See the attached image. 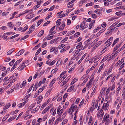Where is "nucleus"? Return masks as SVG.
I'll return each instance as SVG.
<instances>
[{
  "label": "nucleus",
  "instance_id": "obj_1",
  "mask_svg": "<svg viewBox=\"0 0 125 125\" xmlns=\"http://www.w3.org/2000/svg\"><path fill=\"white\" fill-rule=\"evenodd\" d=\"M26 62H23L22 64H21L17 68L18 70H19V71H21L26 66V65H25Z\"/></svg>",
  "mask_w": 125,
  "mask_h": 125
},
{
  "label": "nucleus",
  "instance_id": "obj_2",
  "mask_svg": "<svg viewBox=\"0 0 125 125\" xmlns=\"http://www.w3.org/2000/svg\"><path fill=\"white\" fill-rule=\"evenodd\" d=\"M36 103H33L31 104L30 106H29L28 110H27L26 113H28L30 111H31L33 108V107L35 105Z\"/></svg>",
  "mask_w": 125,
  "mask_h": 125
},
{
  "label": "nucleus",
  "instance_id": "obj_3",
  "mask_svg": "<svg viewBox=\"0 0 125 125\" xmlns=\"http://www.w3.org/2000/svg\"><path fill=\"white\" fill-rule=\"evenodd\" d=\"M24 52V50L23 49L21 50L15 55L16 56H19L22 54Z\"/></svg>",
  "mask_w": 125,
  "mask_h": 125
},
{
  "label": "nucleus",
  "instance_id": "obj_4",
  "mask_svg": "<svg viewBox=\"0 0 125 125\" xmlns=\"http://www.w3.org/2000/svg\"><path fill=\"white\" fill-rule=\"evenodd\" d=\"M70 48V46L65 47H64L60 51L61 52H64L66 50H67Z\"/></svg>",
  "mask_w": 125,
  "mask_h": 125
},
{
  "label": "nucleus",
  "instance_id": "obj_5",
  "mask_svg": "<svg viewBox=\"0 0 125 125\" xmlns=\"http://www.w3.org/2000/svg\"><path fill=\"white\" fill-rule=\"evenodd\" d=\"M43 98V97H42V96L40 95L39 96L38 98H37V100L39 102H37V103L39 104L41 102L42 99Z\"/></svg>",
  "mask_w": 125,
  "mask_h": 125
},
{
  "label": "nucleus",
  "instance_id": "obj_6",
  "mask_svg": "<svg viewBox=\"0 0 125 125\" xmlns=\"http://www.w3.org/2000/svg\"><path fill=\"white\" fill-rule=\"evenodd\" d=\"M61 25L59 27V29L60 30H62L64 29L65 26V23L64 22H62Z\"/></svg>",
  "mask_w": 125,
  "mask_h": 125
},
{
  "label": "nucleus",
  "instance_id": "obj_7",
  "mask_svg": "<svg viewBox=\"0 0 125 125\" xmlns=\"http://www.w3.org/2000/svg\"><path fill=\"white\" fill-rule=\"evenodd\" d=\"M94 12L97 13L98 15L100 16L101 12L100 9H97L94 11Z\"/></svg>",
  "mask_w": 125,
  "mask_h": 125
},
{
  "label": "nucleus",
  "instance_id": "obj_8",
  "mask_svg": "<svg viewBox=\"0 0 125 125\" xmlns=\"http://www.w3.org/2000/svg\"><path fill=\"white\" fill-rule=\"evenodd\" d=\"M44 30H42L40 31L38 34V37L41 36L44 34Z\"/></svg>",
  "mask_w": 125,
  "mask_h": 125
},
{
  "label": "nucleus",
  "instance_id": "obj_9",
  "mask_svg": "<svg viewBox=\"0 0 125 125\" xmlns=\"http://www.w3.org/2000/svg\"><path fill=\"white\" fill-rule=\"evenodd\" d=\"M15 48H13L10 50L9 51L7 52V54L8 55H10V54L12 53L14 51V50Z\"/></svg>",
  "mask_w": 125,
  "mask_h": 125
},
{
  "label": "nucleus",
  "instance_id": "obj_10",
  "mask_svg": "<svg viewBox=\"0 0 125 125\" xmlns=\"http://www.w3.org/2000/svg\"><path fill=\"white\" fill-rule=\"evenodd\" d=\"M34 16V14H32L30 15H27L26 16V19H30L31 18H33Z\"/></svg>",
  "mask_w": 125,
  "mask_h": 125
},
{
  "label": "nucleus",
  "instance_id": "obj_11",
  "mask_svg": "<svg viewBox=\"0 0 125 125\" xmlns=\"http://www.w3.org/2000/svg\"><path fill=\"white\" fill-rule=\"evenodd\" d=\"M8 26L9 28L12 29L13 27V25L12 24L11 22H9L8 23Z\"/></svg>",
  "mask_w": 125,
  "mask_h": 125
},
{
  "label": "nucleus",
  "instance_id": "obj_12",
  "mask_svg": "<svg viewBox=\"0 0 125 125\" xmlns=\"http://www.w3.org/2000/svg\"><path fill=\"white\" fill-rule=\"evenodd\" d=\"M56 81V79L55 78L51 82L50 84L49 87H51L54 83H55Z\"/></svg>",
  "mask_w": 125,
  "mask_h": 125
},
{
  "label": "nucleus",
  "instance_id": "obj_13",
  "mask_svg": "<svg viewBox=\"0 0 125 125\" xmlns=\"http://www.w3.org/2000/svg\"><path fill=\"white\" fill-rule=\"evenodd\" d=\"M6 35V34H4V33L2 37L3 39H4L5 40H7L9 39V37L7 36H5Z\"/></svg>",
  "mask_w": 125,
  "mask_h": 125
},
{
  "label": "nucleus",
  "instance_id": "obj_14",
  "mask_svg": "<svg viewBox=\"0 0 125 125\" xmlns=\"http://www.w3.org/2000/svg\"><path fill=\"white\" fill-rule=\"evenodd\" d=\"M119 22L118 21L114 23L112 25L110 26L109 27V28L110 29L112 28V27H115L116 25L118 23H119Z\"/></svg>",
  "mask_w": 125,
  "mask_h": 125
},
{
  "label": "nucleus",
  "instance_id": "obj_15",
  "mask_svg": "<svg viewBox=\"0 0 125 125\" xmlns=\"http://www.w3.org/2000/svg\"><path fill=\"white\" fill-rule=\"evenodd\" d=\"M75 65L74 64L73 66L71 68H70L69 71V73H71L72 72V71H73L75 67Z\"/></svg>",
  "mask_w": 125,
  "mask_h": 125
},
{
  "label": "nucleus",
  "instance_id": "obj_16",
  "mask_svg": "<svg viewBox=\"0 0 125 125\" xmlns=\"http://www.w3.org/2000/svg\"><path fill=\"white\" fill-rule=\"evenodd\" d=\"M61 20V19H59L57 21L56 23V26L57 27H58L60 25L61 23V22H60Z\"/></svg>",
  "mask_w": 125,
  "mask_h": 125
},
{
  "label": "nucleus",
  "instance_id": "obj_17",
  "mask_svg": "<svg viewBox=\"0 0 125 125\" xmlns=\"http://www.w3.org/2000/svg\"><path fill=\"white\" fill-rule=\"evenodd\" d=\"M10 106V103H8L4 107L3 109L4 110H5L8 108Z\"/></svg>",
  "mask_w": 125,
  "mask_h": 125
},
{
  "label": "nucleus",
  "instance_id": "obj_18",
  "mask_svg": "<svg viewBox=\"0 0 125 125\" xmlns=\"http://www.w3.org/2000/svg\"><path fill=\"white\" fill-rule=\"evenodd\" d=\"M119 38H117L114 40L112 45V47H113L114 46V45L116 44L118 40H119Z\"/></svg>",
  "mask_w": 125,
  "mask_h": 125
},
{
  "label": "nucleus",
  "instance_id": "obj_19",
  "mask_svg": "<svg viewBox=\"0 0 125 125\" xmlns=\"http://www.w3.org/2000/svg\"><path fill=\"white\" fill-rule=\"evenodd\" d=\"M58 68H56L53 69L51 72V73L52 74H53L55 73L58 70Z\"/></svg>",
  "mask_w": 125,
  "mask_h": 125
},
{
  "label": "nucleus",
  "instance_id": "obj_20",
  "mask_svg": "<svg viewBox=\"0 0 125 125\" xmlns=\"http://www.w3.org/2000/svg\"><path fill=\"white\" fill-rule=\"evenodd\" d=\"M55 119V117H52L51 119H50L49 121V123L51 124L54 121Z\"/></svg>",
  "mask_w": 125,
  "mask_h": 125
},
{
  "label": "nucleus",
  "instance_id": "obj_21",
  "mask_svg": "<svg viewBox=\"0 0 125 125\" xmlns=\"http://www.w3.org/2000/svg\"><path fill=\"white\" fill-rule=\"evenodd\" d=\"M74 86L72 85L68 89L67 92H69L71 91L74 88Z\"/></svg>",
  "mask_w": 125,
  "mask_h": 125
},
{
  "label": "nucleus",
  "instance_id": "obj_22",
  "mask_svg": "<svg viewBox=\"0 0 125 125\" xmlns=\"http://www.w3.org/2000/svg\"><path fill=\"white\" fill-rule=\"evenodd\" d=\"M75 32V31H71L67 33V36H69L71 35H72Z\"/></svg>",
  "mask_w": 125,
  "mask_h": 125
},
{
  "label": "nucleus",
  "instance_id": "obj_23",
  "mask_svg": "<svg viewBox=\"0 0 125 125\" xmlns=\"http://www.w3.org/2000/svg\"><path fill=\"white\" fill-rule=\"evenodd\" d=\"M99 58L100 57L98 55H96L94 57V61L97 62L98 61L97 60L99 59Z\"/></svg>",
  "mask_w": 125,
  "mask_h": 125
},
{
  "label": "nucleus",
  "instance_id": "obj_24",
  "mask_svg": "<svg viewBox=\"0 0 125 125\" xmlns=\"http://www.w3.org/2000/svg\"><path fill=\"white\" fill-rule=\"evenodd\" d=\"M110 54H108L104 57L103 58V60H104L105 61L110 56Z\"/></svg>",
  "mask_w": 125,
  "mask_h": 125
},
{
  "label": "nucleus",
  "instance_id": "obj_25",
  "mask_svg": "<svg viewBox=\"0 0 125 125\" xmlns=\"http://www.w3.org/2000/svg\"><path fill=\"white\" fill-rule=\"evenodd\" d=\"M86 55V54H84V55L83 56V57L80 60H79L78 61V64H80L81 62L82 61L83 59L85 57V56Z\"/></svg>",
  "mask_w": 125,
  "mask_h": 125
},
{
  "label": "nucleus",
  "instance_id": "obj_26",
  "mask_svg": "<svg viewBox=\"0 0 125 125\" xmlns=\"http://www.w3.org/2000/svg\"><path fill=\"white\" fill-rule=\"evenodd\" d=\"M68 81V80H67V79H65V80L63 81L61 84V86H63Z\"/></svg>",
  "mask_w": 125,
  "mask_h": 125
},
{
  "label": "nucleus",
  "instance_id": "obj_27",
  "mask_svg": "<svg viewBox=\"0 0 125 125\" xmlns=\"http://www.w3.org/2000/svg\"><path fill=\"white\" fill-rule=\"evenodd\" d=\"M113 38V37H110L106 42H105V44H106L107 43H108L109 42L111 41V40H112Z\"/></svg>",
  "mask_w": 125,
  "mask_h": 125
},
{
  "label": "nucleus",
  "instance_id": "obj_28",
  "mask_svg": "<svg viewBox=\"0 0 125 125\" xmlns=\"http://www.w3.org/2000/svg\"><path fill=\"white\" fill-rule=\"evenodd\" d=\"M43 20L42 19L40 20L39 21L37 22V26H39L41 23L42 22Z\"/></svg>",
  "mask_w": 125,
  "mask_h": 125
},
{
  "label": "nucleus",
  "instance_id": "obj_29",
  "mask_svg": "<svg viewBox=\"0 0 125 125\" xmlns=\"http://www.w3.org/2000/svg\"><path fill=\"white\" fill-rule=\"evenodd\" d=\"M28 25L26 26L21 31V32H24L27 30L28 28Z\"/></svg>",
  "mask_w": 125,
  "mask_h": 125
},
{
  "label": "nucleus",
  "instance_id": "obj_30",
  "mask_svg": "<svg viewBox=\"0 0 125 125\" xmlns=\"http://www.w3.org/2000/svg\"><path fill=\"white\" fill-rule=\"evenodd\" d=\"M101 27L100 26H98L97 28H96L94 30V32L95 33L98 31H99L100 29L101 28Z\"/></svg>",
  "mask_w": 125,
  "mask_h": 125
},
{
  "label": "nucleus",
  "instance_id": "obj_31",
  "mask_svg": "<svg viewBox=\"0 0 125 125\" xmlns=\"http://www.w3.org/2000/svg\"><path fill=\"white\" fill-rule=\"evenodd\" d=\"M9 115V114L7 115H5L3 118L2 120V122L4 121L7 119V118L8 117V116Z\"/></svg>",
  "mask_w": 125,
  "mask_h": 125
},
{
  "label": "nucleus",
  "instance_id": "obj_32",
  "mask_svg": "<svg viewBox=\"0 0 125 125\" xmlns=\"http://www.w3.org/2000/svg\"><path fill=\"white\" fill-rule=\"evenodd\" d=\"M80 33L79 32H77L74 35V36L75 37L79 36L80 35Z\"/></svg>",
  "mask_w": 125,
  "mask_h": 125
},
{
  "label": "nucleus",
  "instance_id": "obj_33",
  "mask_svg": "<svg viewBox=\"0 0 125 125\" xmlns=\"http://www.w3.org/2000/svg\"><path fill=\"white\" fill-rule=\"evenodd\" d=\"M41 45V43H39L37 45L35 46L33 49L32 50H35L36 49H37V48L38 47H40V45Z\"/></svg>",
  "mask_w": 125,
  "mask_h": 125
},
{
  "label": "nucleus",
  "instance_id": "obj_34",
  "mask_svg": "<svg viewBox=\"0 0 125 125\" xmlns=\"http://www.w3.org/2000/svg\"><path fill=\"white\" fill-rule=\"evenodd\" d=\"M109 114L107 115H105L104 118V120L105 121L108 119L109 118Z\"/></svg>",
  "mask_w": 125,
  "mask_h": 125
},
{
  "label": "nucleus",
  "instance_id": "obj_35",
  "mask_svg": "<svg viewBox=\"0 0 125 125\" xmlns=\"http://www.w3.org/2000/svg\"><path fill=\"white\" fill-rule=\"evenodd\" d=\"M82 42H80L78 44V45L76 46V49H78V48H79L80 47L81 45L82 44Z\"/></svg>",
  "mask_w": 125,
  "mask_h": 125
},
{
  "label": "nucleus",
  "instance_id": "obj_36",
  "mask_svg": "<svg viewBox=\"0 0 125 125\" xmlns=\"http://www.w3.org/2000/svg\"><path fill=\"white\" fill-rule=\"evenodd\" d=\"M69 103L68 102H66L65 103V104L63 105V108H64L65 109V108L68 106Z\"/></svg>",
  "mask_w": 125,
  "mask_h": 125
},
{
  "label": "nucleus",
  "instance_id": "obj_37",
  "mask_svg": "<svg viewBox=\"0 0 125 125\" xmlns=\"http://www.w3.org/2000/svg\"><path fill=\"white\" fill-rule=\"evenodd\" d=\"M111 90L110 87L108 88L107 90L106 93V95H107L110 92Z\"/></svg>",
  "mask_w": 125,
  "mask_h": 125
},
{
  "label": "nucleus",
  "instance_id": "obj_38",
  "mask_svg": "<svg viewBox=\"0 0 125 125\" xmlns=\"http://www.w3.org/2000/svg\"><path fill=\"white\" fill-rule=\"evenodd\" d=\"M68 39V37H66L64 38L61 42L62 43L66 41Z\"/></svg>",
  "mask_w": 125,
  "mask_h": 125
},
{
  "label": "nucleus",
  "instance_id": "obj_39",
  "mask_svg": "<svg viewBox=\"0 0 125 125\" xmlns=\"http://www.w3.org/2000/svg\"><path fill=\"white\" fill-rule=\"evenodd\" d=\"M41 48H40L38 50H37V52H36L35 54V55H37L39 54L40 52L41 51Z\"/></svg>",
  "mask_w": 125,
  "mask_h": 125
},
{
  "label": "nucleus",
  "instance_id": "obj_40",
  "mask_svg": "<svg viewBox=\"0 0 125 125\" xmlns=\"http://www.w3.org/2000/svg\"><path fill=\"white\" fill-rule=\"evenodd\" d=\"M94 4V3L92 2H91L89 3H88L86 5V6L87 7L88 6H92Z\"/></svg>",
  "mask_w": 125,
  "mask_h": 125
},
{
  "label": "nucleus",
  "instance_id": "obj_41",
  "mask_svg": "<svg viewBox=\"0 0 125 125\" xmlns=\"http://www.w3.org/2000/svg\"><path fill=\"white\" fill-rule=\"evenodd\" d=\"M29 36V35H26L25 36H24V37L22 38L20 40L22 41V40H23L24 39H25L26 38H27V37H28Z\"/></svg>",
  "mask_w": 125,
  "mask_h": 125
},
{
  "label": "nucleus",
  "instance_id": "obj_42",
  "mask_svg": "<svg viewBox=\"0 0 125 125\" xmlns=\"http://www.w3.org/2000/svg\"><path fill=\"white\" fill-rule=\"evenodd\" d=\"M15 60L13 59L9 63V65L11 66H12L13 65L14 63L15 62Z\"/></svg>",
  "mask_w": 125,
  "mask_h": 125
},
{
  "label": "nucleus",
  "instance_id": "obj_43",
  "mask_svg": "<svg viewBox=\"0 0 125 125\" xmlns=\"http://www.w3.org/2000/svg\"><path fill=\"white\" fill-rule=\"evenodd\" d=\"M52 90L51 89H49L48 90L47 92L45 95H47V96H48L50 94V93L51 92Z\"/></svg>",
  "mask_w": 125,
  "mask_h": 125
},
{
  "label": "nucleus",
  "instance_id": "obj_44",
  "mask_svg": "<svg viewBox=\"0 0 125 125\" xmlns=\"http://www.w3.org/2000/svg\"><path fill=\"white\" fill-rule=\"evenodd\" d=\"M49 110V108H46L42 112V113L44 114L48 110Z\"/></svg>",
  "mask_w": 125,
  "mask_h": 125
},
{
  "label": "nucleus",
  "instance_id": "obj_45",
  "mask_svg": "<svg viewBox=\"0 0 125 125\" xmlns=\"http://www.w3.org/2000/svg\"><path fill=\"white\" fill-rule=\"evenodd\" d=\"M9 12H4L2 13V15L3 16H5L7 15Z\"/></svg>",
  "mask_w": 125,
  "mask_h": 125
},
{
  "label": "nucleus",
  "instance_id": "obj_46",
  "mask_svg": "<svg viewBox=\"0 0 125 125\" xmlns=\"http://www.w3.org/2000/svg\"><path fill=\"white\" fill-rule=\"evenodd\" d=\"M98 102H96L95 103V106L94 108H93V109H94L96 108L98 106Z\"/></svg>",
  "mask_w": 125,
  "mask_h": 125
},
{
  "label": "nucleus",
  "instance_id": "obj_47",
  "mask_svg": "<svg viewBox=\"0 0 125 125\" xmlns=\"http://www.w3.org/2000/svg\"><path fill=\"white\" fill-rule=\"evenodd\" d=\"M19 35V34H16V35H15L12 36L10 37V39H13L15 37H17Z\"/></svg>",
  "mask_w": 125,
  "mask_h": 125
},
{
  "label": "nucleus",
  "instance_id": "obj_48",
  "mask_svg": "<svg viewBox=\"0 0 125 125\" xmlns=\"http://www.w3.org/2000/svg\"><path fill=\"white\" fill-rule=\"evenodd\" d=\"M51 1V0H49L48 1L45 2L43 4L44 6H46L49 4Z\"/></svg>",
  "mask_w": 125,
  "mask_h": 125
},
{
  "label": "nucleus",
  "instance_id": "obj_49",
  "mask_svg": "<svg viewBox=\"0 0 125 125\" xmlns=\"http://www.w3.org/2000/svg\"><path fill=\"white\" fill-rule=\"evenodd\" d=\"M88 78V77H86L85 80H84L83 82V83L82 84V85H84L85 83H86L87 82V81Z\"/></svg>",
  "mask_w": 125,
  "mask_h": 125
},
{
  "label": "nucleus",
  "instance_id": "obj_50",
  "mask_svg": "<svg viewBox=\"0 0 125 125\" xmlns=\"http://www.w3.org/2000/svg\"><path fill=\"white\" fill-rule=\"evenodd\" d=\"M106 24L105 22H103V23L101 24V26L103 28H105L106 27Z\"/></svg>",
  "mask_w": 125,
  "mask_h": 125
},
{
  "label": "nucleus",
  "instance_id": "obj_51",
  "mask_svg": "<svg viewBox=\"0 0 125 125\" xmlns=\"http://www.w3.org/2000/svg\"><path fill=\"white\" fill-rule=\"evenodd\" d=\"M50 21H48L45 23L43 25V26H47L50 22Z\"/></svg>",
  "mask_w": 125,
  "mask_h": 125
},
{
  "label": "nucleus",
  "instance_id": "obj_52",
  "mask_svg": "<svg viewBox=\"0 0 125 125\" xmlns=\"http://www.w3.org/2000/svg\"><path fill=\"white\" fill-rule=\"evenodd\" d=\"M63 110L62 109H61L60 110V112H61L60 113H59L58 114V116L59 117L62 114V113L63 112Z\"/></svg>",
  "mask_w": 125,
  "mask_h": 125
},
{
  "label": "nucleus",
  "instance_id": "obj_53",
  "mask_svg": "<svg viewBox=\"0 0 125 125\" xmlns=\"http://www.w3.org/2000/svg\"><path fill=\"white\" fill-rule=\"evenodd\" d=\"M65 45H64V44H63L60 45H59L58 46V48L59 49H61Z\"/></svg>",
  "mask_w": 125,
  "mask_h": 125
},
{
  "label": "nucleus",
  "instance_id": "obj_54",
  "mask_svg": "<svg viewBox=\"0 0 125 125\" xmlns=\"http://www.w3.org/2000/svg\"><path fill=\"white\" fill-rule=\"evenodd\" d=\"M47 45V43L46 42H45L44 43H43L42 46V48H44Z\"/></svg>",
  "mask_w": 125,
  "mask_h": 125
},
{
  "label": "nucleus",
  "instance_id": "obj_55",
  "mask_svg": "<svg viewBox=\"0 0 125 125\" xmlns=\"http://www.w3.org/2000/svg\"><path fill=\"white\" fill-rule=\"evenodd\" d=\"M52 14V12H51L49 14L48 16L45 19L47 20L49 19L51 16Z\"/></svg>",
  "mask_w": 125,
  "mask_h": 125
},
{
  "label": "nucleus",
  "instance_id": "obj_56",
  "mask_svg": "<svg viewBox=\"0 0 125 125\" xmlns=\"http://www.w3.org/2000/svg\"><path fill=\"white\" fill-rule=\"evenodd\" d=\"M7 71H5L4 72H3L2 74V76L4 77L7 74Z\"/></svg>",
  "mask_w": 125,
  "mask_h": 125
},
{
  "label": "nucleus",
  "instance_id": "obj_57",
  "mask_svg": "<svg viewBox=\"0 0 125 125\" xmlns=\"http://www.w3.org/2000/svg\"><path fill=\"white\" fill-rule=\"evenodd\" d=\"M31 94H29L27 95L26 96H25L24 97V99H25H25H28V98H29L30 97V96H31Z\"/></svg>",
  "mask_w": 125,
  "mask_h": 125
},
{
  "label": "nucleus",
  "instance_id": "obj_58",
  "mask_svg": "<svg viewBox=\"0 0 125 125\" xmlns=\"http://www.w3.org/2000/svg\"><path fill=\"white\" fill-rule=\"evenodd\" d=\"M68 94L67 93H65L63 95V100L65 99V98L67 97V96Z\"/></svg>",
  "mask_w": 125,
  "mask_h": 125
},
{
  "label": "nucleus",
  "instance_id": "obj_59",
  "mask_svg": "<svg viewBox=\"0 0 125 125\" xmlns=\"http://www.w3.org/2000/svg\"><path fill=\"white\" fill-rule=\"evenodd\" d=\"M14 88H13V89H11L10 90V91H7V93H8V94H9L10 92L11 93L12 92L14 91Z\"/></svg>",
  "mask_w": 125,
  "mask_h": 125
},
{
  "label": "nucleus",
  "instance_id": "obj_60",
  "mask_svg": "<svg viewBox=\"0 0 125 125\" xmlns=\"http://www.w3.org/2000/svg\"><path fill=\"white\" fill-rule=\"evenodd\" d=\"M55 48L54 47H52L50 50V52H52L54 51V50H55Z\"/></svg>",
  "mask_w": 125,
  "mask_h": 125
},
{
  "label": "nucleus",
  "instance_id": "obj_61",
  "mask_svg": "<svg viewBox=\"0 0 125 125\" xmlns=\"http://www.w3.org/2000/svg\"><path fill=\"white\" fill-rule=\"evenodd\" d=\"M43 1L42 0L38 1L37 2V5H40L42 3Z\"/></svg>",
  "mask_w": 125,
  "mask_h": 125
},
{
  "label": "nucleus",
  "instance_id": "obj_62",
  "mask_svg": "<svg viewBox=\"0 0 125 125\" xmlns=\"http://www.w3.org/2000/svg\"><path fill=\"white\" fill-rule=\"evenodd\" d=\"M57 40V39H54L52 40H51L50 42V43L51 44H52L54 43V42H55V41Z\"/></svg>",
  "mask_w": 125,
  "mask_h": 125
},
{
  "label": "nucleus",
  "instance_id": "obj_63",
  "mask_svg": "<svg viewBox=\"0 0 125 125\" xmlns=\"http://www.w3.org/2000/svg\"><path fill=\"white\" fill-rule=\"evenodd\" d=\"M76 0H72L71 2H69L67 4V5H69L72 3L74 2Z\"/></svg>",
  "mask_w": 125,
  "mask_h": 125
},
{
  "label": "nucleus",
  "instance_id": "obj_64",
  "mask_svg": "<svg viewBox=\"0 0 125 125\" xmlns=\"http://www.w3.org/2000/svg\"><path fill=\"white\" fill-rule=\"evenodd\" d=\"M125 65V63H123L122 64V65L121 66L120 68L119 69V70H121L123 68L124 66Z\"/></svg>",
  "mask_w": 125,
  "mask_h": 125
}]
</instances>
